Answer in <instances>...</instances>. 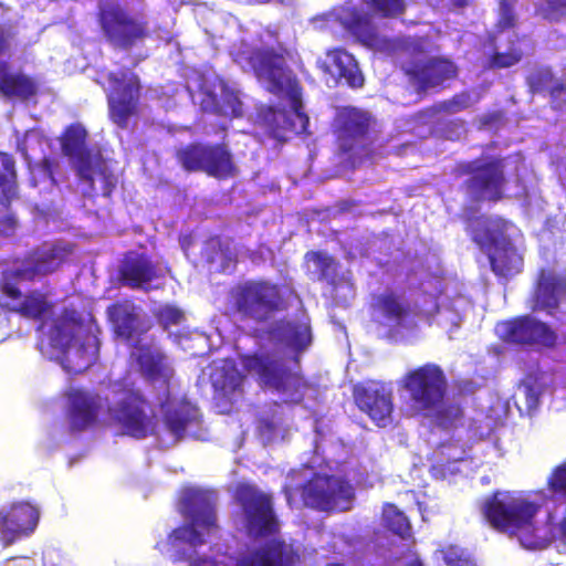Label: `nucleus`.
I'll list each match as a JSON object with an SVG mask.
<instances>
[{"mask_svg":"<svg viewBox=\"0 0 566 566\" xmlns=\"http://www.w3.org/2000/svg\"><path fill=\"white\" fill-rule=\"evenodd\" d=\"M547 489L553 494L566 497V460L552 470L547 478Z\"/></svg>","mask_w":566,"mask_h":566,"instance_id":"obj_51","label":"nucleus"},{"mask_svg":"<svg viewBox=\"0 0 566 566\" xmlns=\"http://www.w3.org/2000/svg\"><path fill=\"white\" fill-rule=\"evenodd\" d=\"M200 106L205 113L229 119L243 115L242 102L238 93L224 80H220L214 90L203 92Z\"/></svg>","mask_w":566,"mask_h":566,"instance_id":"obj_26","label":"nucleus"},{"mask_svg":"<svg viewBox=\"0 0 566 566\" xmlns=\"http://www.w3.org/2000/svg\"><path fill=\"white\" fill-rule=\"evenodd\" d=\"M136 361L146 380L149 382L159 381L165 386L167 391L169 390L174 369L168 364L166 355L153 350L147 346H143L138 350Z\"/></svg>","mask_w":566,"mask_h":566,"instance_id":"obj_32","label":"nucleus"},{"mask_svg":"<svg viewBox=\"0 0 566 566\" xmlns=\"http://www.w3.org/2000/svg\"><path fill=\"white\" fill-rule=\"evenodd\" d=\"M52 307V303L44 293L33 290L25 294L20 304L12 307L11 311L27 318L42 319Z\"/></svg>","mask_w":566,"mask_h":566,"instance_id":"obj_41","label":"nucleus"},{"mask_svg":"<svg viewBox=\"0 0 566 566\" xmlns=\"http://www.w3.org/2000/svg\"><path fill=\"white\" fill-rule=\"evenodd\" d=\"M153 315L164 331L180 325L186 319L185 312L175 304H163L153 311Z\"/></svg>","mask_w":566,"mask_h":566,"instance_id":"obj_46","label":"nucleus"},{"mask_svg":"<svg viewBox=\"0 0 566 566\" xmlns=\"http://www.w3.org/2000/svg\"><path fill=\"white\" fill-rule=\"evenodd\" d=\"M327 56L331 59L337 76L343 78L348 86L359 88L364 85L365 80L363 73L353 54L338 48L331 50Z\"/></svg>","mask_w":566,"mask_h":566,"instance_id":"obj_35","label":"nucleus"},{"mask_svg":"<svg viewBox=\"0 0 566 566\" xmlns=\"http://www.w3.org/2000/svg\"><path fill=\"white\" fill-rule=\"evenodd\" d=\"M489 259L492 271L495 275L502 277H510L520 273L523 266L522 255L510 243L496 247Z\"/></svg>","mask_w":566,"mask_h":566,"instance_id":"obj_37","label":"nucleus"},{"mask_svg":"<svg viewBox=\"0 0 566 566\" xmlns=\"http://www.w3.org/2000/svg\"><path fill=\"white\" fill-rule=\"evenodd\" d=\"M554 82V73L548 66L537 67L526 78L528 88L533 94L548 92Z\"/></svg>","mask_w":566,"mask_h":566,"instance_id":"obj_48","label":"nucleus"},{"mask_svg":"<svg viewBox=\"0 0 566 566\" xmlns=\"http://www.w3.org/2000/svg\"><path fill=\"white\" fill-rule=\"evenodd\" d=\"M564 300H566V273L547 268L539 269L528 298V308L532 312L553 315Z\"/></svg>","mask_w":566,"mask_h":566,"instance_id":"obj_22","label":"nucleus"},{"mask_svg":"<svg viewBox=\"0 0 566 566\" xmlns=\"http://www.w3.org/2000/svg\"><path fill=\"white\" fill-rule=\"evenodd\" d=\"M39 510L29 502H15L0 509V543L9 547L22 537L32 534L38 526Z\"/></svg>","mask_w":566,"mask_h":566,"instance_id":"obj_21","label":"nucleus"},{"mask_svg":"<svg viewBox=\"0 0 566 566\" xmlns=\"http://www.w3.org/2000/svg\"><path fill=\"white\" fill-rule=\"evenodd\" d=\"M400 387L408 394L411 409L420 415L438 407L447 398L449 384L440 365L426 363L408 370L400 380Z\"/></svg>","mask_w":566,"mask_h":566,"instance_id":"obj_12","label":"nucleus"},{"mask_svg":"<svg viewBox=\"0 0 566 566\" xmlns=\"http://www.w3.org/2000/svg\"><path fill=\"white\" fill-rule=\"evenodd\" d=\"M7 222H8L9 226L14 227L15 218L10 214V216L7 217Z\"/></svg>","mask_w":566,"mask_h":566,"instance_id":"obj_63","label":"nucleus"},{"mask_svg":"<svg viewBox=\"0 0 566 566\" xmlns=\"http://www.w3.org/2000/svg\"><path fill=\"white\" fill-rule=\"evenodd\" d=\"M188 559H190V556H188L185 552H177L172 557L174 563L188 560Z\"/></svg>","mask_w":566,"mask_h":566,"instance_id":"obj_60","label":"nucleus"},{"mask_svg":"<svg viewBox=\"0 0 566 566\" xmlns=\"http://www.w3.org/2000/svg\"><path fill=\"white\" fill-rule=\"evenodd\" d=\"M161 277L164 274L158 264L144 252H126L118 266L120 284L133 290L148 291L149 284Z\"/></svg>","mask_w":566,"mask_h":566,"instance_id":"obj_24","label":"nucleus"},{"mask_svg":"<svg viewBox=\"0 0 566 566\" xmlns=\"http://www.w3.org/2000/svg\"><path fill=\"white\" fill-rule=\"evenodd\" d=\"M107 413L122 433L142 440L158 432V416L150 400L132 381L116 380L109 385Z\"/></svg>","mask_w":566,"mask_h":566,"instance_id":"obj_3","label":"nucleus"},{"mask_svg":"<svg viewBox=\"0 0 566 566\" xmlns=\"http://www.w3.org/2000/svg\"><path fill=\"white\" fill-rule=\"evenodd\" d=\"M517 0H499L500 18L496 23L497 31L513 29L516 24L514 6Z\"/></svg>","mask_w":566,"mask_h":566,"instance_id":"obj_52","label":"nucleus"},{"mask_svg":"<svg viewBox=\"0 0 566 566\" xmlns=\"http://www.w3.org/2000/svg\"><path fill=\"white\" fill-rule=\"evenodd\" d=\"M417 289L420 295L413 307L395 291H388L374 296L373 310L400 329H417L415 318L431 324L440 313V297L444 293L443 277L429 273L419 281Z\"/></svg>","mask_w":566,"mask_h":566,"instance_id":"obj_2","label":"nucleus"},{"mask_svg":"<svg viewBox=\"0 0 566 566\" xmlns=\"http://www.w3.org/2000/svg\"><path fill=\"white\" fill-rule=\"evenodd\" d=\"M406 566H424L423 563L420 559H413L409 562Z\"/></svg>","mask_w":566,"mask_h":566,"instance_id":"obj_61","label":"nucleus"},{"mask_svg":"<svg viewBox=\"0 0 566 566\" xmlns=\"http://www.w3.org/2000/svg\"><path fill=\"white\" fill-rule=\"evenodd\" d=\"M286 55L287 50L279 45L255 48L249 56L254 74L266 83V90L276 96L285 95L291 102L292 112L270 108V128L276 138H284L287 133L305 134L310 126V118L303 112L302 86L286 64Z\"/></svg>","mask_w":566,"mask_h":566,"instance_id":"obj_1","label":"nucleus"},{"mask_svg":"<svg viewBox=\"0 0 566 566\" xmlns=\"http://www.w3.org/2000/svg\"><path fill=\"white\" fill-rule=\"evenodd\" d=\"M74 253V244L64 241L44 242L29 251L21 265L4 271L0 280V292L10 300L20 301L23 296L19 287L21 282H34L36 279L56 272Z\"/></svg>","mask_w":566,"mask_h":566,"instance_id":"obj_6","label":"nucleus"},{"mask_svg":"<svg viewBox=\"0 0 566 566\" xmlns=\"http://www.w3.org/2000/svg\"><path fill=\"white\" fill-rule=\"evenodd\" d=\"M305 260L312 261L316 265L318 280L328 284H335L338 276V263L334 256L322 251H308L305 253Z\"/></svg>","mask_w":566,"mask_h":566,"instance_id":"obj_44","label":"nucleus"},{"mask_svg":"<svg viewBox=\"0 0 566 566\" xmlns=\"http://www.w3.org/2000/svg\"><path fill=\"white\" fill-rule=\"evenodd\" d=\"M197 419L196 411L188 403H178L164 410L163 422L167 431L179 441Z\"/></svg>","mask_w":566,"mask_h":566,"instance_id":"obj_36","label":"nucleus"},{"mask_svg":"<svg viewBox=\"0 0 566 566\" xmlns=\"http://www.w3.org/2000/svg\"><path fill=\"white\" fill-rule=\"evenodd\" d=\"M373 116L354 106H343L336 112L334 118V134L343 154L355 151L368 137Z\"/></svg>","mask_w":566,"mask_h":566,"instance_id":"obj_19","label":"nucleus"},{"mask_svg":"<svg viewBox=\"0 0 566 566\" xmlns=\"http://www.w3.org/2000/svg\"><path fill=\"white\" fill-rule=\"evenodd\" d=\"M352 205H353V203H352V202H349V201H343V202L340 203V207H342V208H345V207H347V206H352Z\"/></svg>","mask_w":566,"mask_h":566,"instance_id":"obj_64","label":"nucleus"},{"mask_svg":"<svg viewBox=\"0 0 566 566\" xmlns=\"http://www.w3.org/2000/svg\"><path fill=\"white\" fill-rule=\"evenodd\" d=\"M243 369L253 374L259 384L277 392L303 397L310 384L305 377L286 366L284 359L272 353H251L240 355Z\"/></svg>","mask_w":566,"mask_h":566,"instance_id":"obj_11","label":"nucleus"},{"mask_svg":"<svg viewBox=\"0 0 566 566\" xmlns=\"http://www.w3.org/2000/svg\"><path fill=\"white\" fill-rule=\"evenodd\" d=\"M367 8L377 17L396 19L405 14V0H365Z\"/></svg>","mask_w":566,"mask_h":566,"instance_id":"obj_45","label":"nucleus"},{"mask_svg":"<svg viewBox=\"0 0 566 566\" xmlns=\"http://www.w3.org/2000/svg\"><path fill=\"white\" fill-rule=\"evenodd\" d=\"M9 50L8 35L2 27H0V55Z\"/></svg>","mask_w":566,"mask_h":566,"instance_id":"obj_58","label":"nucleus"},{"mask_svg":"<svg viewBox=\"0 0 566 566\" xmlns=\"http://www.w3.org/2000/svg\"><path fill=\"white\" fill-rule=\"evenodd\" d=\"M206 259L209 263L219 262L222 270L234 266L238 263L237 254L228 242L214 235L207 240L205 245Z\"/></svg>","mask_w":566,"mask_h":566,"instance_id":"obj_42","label":"nucleus"},{"mask_svg":"<svg viewBox=\"0 0 566 566\" xmlns=\"http://www.w3.org/2000/svg\"><path fill=\"white\" fill-rule=\"evenodd\" d=\"M77 324L75 318L64 311L60 317L54 321L50 331V344L62 354L69 349L74 340V327Z\"/></svg>","mask_w":566,"mask_h":566,"instance_id":"obj_40","label":"nucleus"},{"mask_svg":"<svg viewBox=\"0 0 566 566\" xmlns=\"http://www.w3.org/2000/svg\"><path fill=\"white\" fill-rule=\"evenodd\" d=\"M338 21L358 43L369 49H384L387 39L381 36L368 13L356 7H343Z\"/></svg>","mask_w":566,"mask_h":566,"instance_id":"obj_25","label":"nucleus"},{"mask_svg":"<svg viewBox=\"0 0 566 566\" xmlns=\"http://www.w3.org/2000/svg\"><path fill=\"white\" fill-rule=\"evenodd\" d=\"M261 428L265 429L269 432H272L275 429V424L270 419H262L261 420Z\"/></svg>","mask_w":566,"mask_h":566,"instance_id":"obj_59","label":"nucleus"},{"mask_svg":"<svg viewBox=\"0 0 566 566\" xmlns=\"http://www.w3.org/2000/svg\"><path fill=\"white\" fill-rule=\"evenodd\" d=\"M552 107L554 109H562L566 104V84L560 81H555L548 90Z\"/></svg>","mask_w":566,"mask_h":566,"instance_id":"obj_54","label":"nucleus"},{"mask_svg":"<svg viewBox=\"0 0 566 566\" xmlns=\"http://www.w3.org/2000/svg\"><path fill=\"white\" fill-rule=\"evenodd\" d=\"M106 78L109 83L106 95L108 118L119 129H126L129 118L139 114L143 90L140 78L133 72H109Z\"/></svg>","mask_w":566,"mask_h":566,"instance_id":"obj_16","label":"nucleus"},{"mask_svg":"<svg viewBox=\"0 0 566 566\" xmlns=\"http://www.w3.org/2000/svg\"><path fill=\"white\" fill-rule=\"evenodd\" d=\"M452 1L457 7H460V8L465 7L469 2V0H452Z\"/></svg>","mask_w":566,"mask_h":566,"instance_id":"obj_62","label":"nucleus"},{"mask_svg":"<svg viewBox=\"0 0 566 566\" xmlns=\"http://www.w3.org/2000/svg\"><path fill=\"white\" fill-rule=\"evenodd\" d=\"M232 497L239 506L247 533L253 537H269L280 531L273 496L255 484L241 481L233 489Z\"/></svg>","mask_w":566,"mask_h":566,"instance_id":"obj_10","label":"nucleus"},{"mask_svg":"<svg viewBox=\"0 0 566 566\" xmlns=\"http://www.w3.org/2000/svg\"><path fill=\"white\" fill-rule=\"evenodd\" d=\"M70 401V426L72 430L82 431L92 426L103 407V400L98 394L83 389H71L67 392Z\"/></svg>","mask_w":566,"mask_h":566,"instance_id":"obj_27","label":"nucleus"},{"mask_svg":"<svg viewBox=\"0 0 566 566\" xmlns=\"http://www.w3.org/2000/svg\"><path fill=\"white\" fill-rule=\"evenodd\" d=\"M182 506L190 523L172 530L168 534L167 541L171 546L188 544L196 548L205 543L202 534L196 530V526L206 530L217 527L216 507L207 494L196 490L187 492L182 500Z\"/></svg>","mask_w":566,"mask_h":566,"instance_id":"obj_15","label":"nucleus"},{"mask_svg":"<svg viewBox=\"0 0 566 566\" xmlns=\"http://www.w3.org/2000/svg\"><path fill=\"white\" fill-rule=\"evenodd\" d=\"M353 399L356 407L379 428L387 427L392 421L394 397L390 389L381 384H356L353 388Z\"/></svg>","mask_w":566,"mask_h":566,"instance_id":"obj_20","label":"nucleus"},{"mask_svg":"<svg viewBox=\"0 0 566 566\" xmlns=\"http://www.w3.org/2000/svg\"><path fill=\"white\" fill-rule=\"evenodd\" d=\"M507 222L500 217L479 216L468 219L467 231L481 248L497 247L504 239Z\"/></svg>","mask_w":566,"mask_h":566,"instance_id":"obj_31","label":"nucleus"},{"mask_svg":"<svg viewBox=\"0 0 566 566\" xmlns=\"http://www.w3.org/2000/svg\"><path fill=\"white\" fill-rule=\"evenodd\" d=\"M403 72L418 92H426L455 78L458 66L450 59L436 56L426 61L411 62L403 67Z\"/></svg>","mask_w":566,"mask_h":566,"instance_id":"obj_23","label":"nucleus"},{"mask_svg":"<svg viewBox=\"0 0 566 566\" xmlns=\"http://www.w3.org/2000/svg\"><path fill=\"white\" fill-rule=\"evenodd\" d=\"M523 53L518 49H511L509 52H494L488 61V69L500 70L507 69L517 64L522 60Z\"/></svg>","mask_w":566,"mask_h":566,"instance_id":"obj_50","label":"nucleus"},{"mask_svg":"<svg viewBox=\"0 0 566 566\" xmlns=\"http://www.w3.org/2000/svg\"><path fill=\"white\" fill-rule=\"evenodd\" d=\"M354 495L352 484L335 475L315 473L301 485L304 505L317 511H347Z\"/></svg>","mask_w":566,"mask_h":566,"instance_id":"obj_14","label":"nucleus"},{"mask_svg":"<svg viewBox=\"0 0 566 566\" xmlns=\"http://www.w3.org/2000/svg\"><path fill=\"white\" fill-rule=\"evenodd\" d=\"M538 511L537 503L510 493L494 492L483 504L488 522L501 532L517 536L521 545L528 549L543 547V538L534 525Z\"/></svg>","mask_w":566,"mask_h":566,"instance_id":"obj_4","label":"nucleus"},{"mask_svg":"<svg viewBox=\"0 0 566 566\" xmlns=\"http://www.w3.org/2000/svg\"><path fill=\"white\" fill-rule=\"evenodd\" d=\"M97 352V339L87 336L85 343H75L63 353L65 366L72 373H82L95 363Z\"/></svg>","mask_w":566,"mask_h":566,"instance_id":"obj_34","label":"nucleus"},{"mask_svg":"<svg viewBox=\"0 0 566 566\" xmlns=\"http://www.w3.org/2000/svg\"><path fill=\"white\" fill-rule=\"evenodd\" d=\"M19 198L18 174L14 157L0 151V205L9 209L12 201Z\"/></svg>","mask_w":566,"mask_h":566,"instance_id":"obj_33","label":"nucleus"},{"mask_svg":"<svg viewBox=\"0 0 566 566\" xmlns=\"http://www.w3.org/2000/svg\"><path fill=\"white\" fill-rule=\"evenodd\" d=\"M420 416L431 418L434 424L443 430H453L464 423V408L460 402H446V399L438 407L424 410Z\"/></svg>","mask_w":566,"mask_h":566,"instance_id":"obj_38","label":"nucleus"},{"mask_svg":"<svg viewBox=\"0 0 566 566\" xmlns=\"http://www.w3.org/2000/svg\"><path fill=\"white\" fill-rule=\"evenodd\" d=\"M454 175L467 177L460 189L471 203H496L506 198L505 160L501 156L460 161L454 167Z\"/></svg>","mask_w":566,"mask_h":566,"instance_id":"obj_7","label":"nucleus"},{"mask_svg":"<svg viewBox=\"0 0 566 566\" xmlns=\"http://www.w3.org/2000/svg\"><path fill=\"white\" fill-rule=\"evenodd\" d=\"M382 523L384 527L397 535L398 537L406 539L411 537V524L406 514L400 511L395 504L387 503L382 507Z\"/></svg>","mask_w":566,"mask_h":566,"instance_id":"obj_43","label":"nucleus"},{"mask_svg":"<svg viewBox=\"0 0 566 566\" xmlns=\"http://www.w3.org/2000/svg\"><path fill=\"white\" fill-rule=\"evenodd\" d=\"M38 82L22 73L9 72V64L0 61V94L9 99L25 102L38 94Z\"/></svg>","mask_w":566,"mask_h":566,"instance_id":"obj_30","label":"nucleus"},{"mask_svg":"<svg viewBox=\"0 0 566 566\" xmlns=\"http://www.w3.org/2000/svg\"><path fill=\"white\" fill-rule=\"evenodd\" d=\"M227 307L242 321L262 324L283 311L285 301L277 283L262 277L248 279L230 287Z\"/></svg>","mask_w":566,"mask_h":566,"instance_id":"obj_5","label":"nucleus"},{"mask_svg":"<svg viewBox=\"0 0 566 566\" xmlns=\"http://www.w3.org/2000/svg\"><path fill=\"white\" fill-rule=\"evenodd\" d=\"M469 107V96L467 94H455L450 99L443 101L438 105V109L444 113H457Z\"/></svg>","mask_w":566,"mask_h":566,"instance_id":"obj_53","label":"nucleus"},{"mask_svg":"<svg viewBox=\"0 0 566 566\" xmlns=\"http://www.w3.org/2000/svg\"><path fill=\"white\" fill-rule=\"evenodd\" d=\"M243 375L235 361L224 358L214 366L210 374V382L213 389V400L221 413L232 412L234 405L242 399L244 394Z\"/></svg>","mask_w":566,"mask_h":566,"instance_id":"obj_18","label":"nucleus"},{"mask_svg":"<svg viewBox=\"0 0 566 566\" xmlns=\"http://www.w3.org/2000/svg\"><path fill=\"white\" fill-rule=\"evenodd\" d=\"M479 385L470 379L459 380L457 382V390L459 395L471 396L476 392Z\"/></svg>","mask_w":566,"mask_h":566,"instance_id":"obj_56","label":"nucleus"},{"mask_svg":"<svg viewBox=\"0 0 566 566\" xmlns=\"http://www.w3.org/2000/svg\"><path fill=\"white\" fill-rule=\"evenodd\" d=\"M502 339L522 346H539L553 348L557 344V335L551 326L531 315H521L501 324Z\"/></svg>","mask_w":566,"mask_h":566,"instance_id":"obj_17","label":"nucleus"},{"mask_svg":"<svg viewBox=\"0 0 566 566\" xmlns=\"http://www.w3.org/2000/svg\"><path fill=\"white\" fill-rule=\"evenodd\" d=\"M108 314L116 334L125 339H132L139 321L135 307L116 303L108 307Z\"/></svg>","mask_w":566,"mask_h":566,"instance_id":"obj_39","label":"nucleus"},{"mask_svg":"<svg viewBox=\"0 0 566 566\" xmlns=\"http://www.w3.org/2000/svg\"><path fill=\"white\" fill-rule=\"evenodd\" d=\"M97 22L106 41L119 50H129L148 35L147 22L135 18L116 2L98 6Z\"/></svg>","mask_w":566,"mask_h":566,"instance_id":"obj_13","label":"nucleus"},{"mask_svg":"<svg viewBox=\"0 0 566 566\" xmlns=\"http://www.w3.org/2000/svg\"><path fill=\"white\" fill-rule=\"evenodd\" d=\"M444 566H478L468 549L449 544L439 549Z\"/></svg>","mask_w":566,"mask_h":566,"instance_id":"obj_47","label":"nucleus"},{"mask_svg":"<svg viewBox=\"0 0 566 566\" xmlns=\"http://www.w3.org/2000/svg\"><path fill=\"white\" fill-rule=\"evenodd\" d=\"M535 12L544 20L558 22L566 17V0H537Z\"/></svg>","mask_w":566,"mask_h":566,"instance_id":"obj_49","label":"nucleus"},{"mask_svg":"<svg viewBox=\"0 0 566 566\" xmlns=\"http://www.w3.org/2000/svg\"><path fill=\"white\" fill-rule=\"evenodd\" d=\"M3 566H31V562L25 557H11L4 562Z\"/></svg>","mask_w":566,"mask_h":566,"instance_id":"obj_57","label":"nucleus"},{"mask_svg":"<svg viewBox=\"0 0 566 566\" xmlns=\"http://www.w3.org/2000/svg\"><path fill=\"white\" fill-rule=\"evenodd\" d=\"M175 158L184 171L202 172L219 181L239 174L234 156L226 143L192 142L177 148Z\"/></svg>","mask_w":566,"mask_h":566,"instance_id":"obj_9","label":"nucleus"},{"mask_svg":"<svg viewBox=\"0 0 566 566\" xmlns=\"http://www.w3.org/2000/svg\"><path fill=\"white\" fill-rule=\"evenodd\" d=\"M235 566H293V557L284 539L272 538L240 557Z\"/></svg>","mask_w":566,"mask_h":566,"instance_id":"obj_29","label":"nucleus"},{"mask_svg":"<svg viewBox=\"0 0 566 566\" xmlns=\"http://www.w3.org/2000/svg\"><path fill=\"white\" fill-rule=\"evenodd\" d=\"M269 339L279 345L285 343L294 352V361L298 365V354L302 353L312 342L311 328L303 323H295L285 319L276 321L265 329Z\"/></svg>","mask_w":566,"mask_h":566,"instance_id":"obj_28","label":"nucleus"},{"mask_svg":"<svg viewBox=\"0 0 566 566\" xmlns=\"http://www.w3.org/2000/svg\"><path fill=\"white\" fill-rule=\"evenodd\" d=\"M39 167L53 184H56L54 172L59 168V163L54 158L43 157Z\"/></svg>","mask_w":566,"mask_h":566,"instance_id":"obj_55","label":"nucleus"},{"mask_svg":"<svg viewBox=\"0 0 566 566\" xmlns=\"http://www.w3.org/2000/svg\"><path fill=\"white\" fill-rule=\"evenodd\" d=\"M87 132L81 124H71L61 136L62 153L71 158L81 182L86 185L85 197H95V180L101 182L102 195L111 197L117 185L113 172L104 167L103 159L92 154L86 146Z\"/></svg>","mask_w":566,"mask_h":566,"instance_id":"obj_8","label":"nucleus"}]
</instances>
